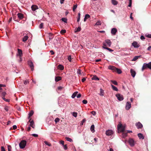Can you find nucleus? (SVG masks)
<instances>
[{"mask_svg": "<svg viewBox=\"0 0 151 151\" xmlns=\"http://www.w3.org/2000/svg\"><path fill=\"white\" fill-rule=\"evenodd\" d=\"M126 125H123L120 123L117 125V129L120 132H123L125 129Z\"/></svg>", "mask_w": 151, "mask_h": 151, "instance_id": "1", "label": "nucleus"}, {"mask_svg": "<svg viewBox=\"0 0 151 151\" xmlns=\"http://www.w3.org/2000/svg\"><path fill=\"white\" fill-rule=\"evenodd\" d=\"M111 42L109 40H106L105 42H103V46L106 47L107 46L110 47L111 45Z\"/></svg>", "mask_w": 151, "mask_h": 151, "instance_id": "2", "label": "nucleus"}, {"mask_svg": "<svg viewBox=\"0 0 151 151\" xmlns=\"http://www.w3.org/2000/svg\"><path fill=\"white\" fill-rule=\"evenodd\" d=\"M27 144V142L25 140L22 141L19 144V146L21 148L23 149L25 147Z\"/></svg>", "mask_w": 151, "mask_h": 151, "instance_id": "3", "label": "nucleus"}, {"mask_svg": "<svg viewBox=\"0 0 151 151\" xmlns=\"http://www.w3.org/2000/svg\"><path fill=\"white\" fill-rule=\"evenodd\" d=\"M128 142L131 147L134 146L135 144V142L133 139L129 138L128 140Z\"/></svg>", "mask_w": 151, "mask_h": 151, "instance_id": "4", "label": "nucleus"}, {"mask_svg": "<svg viewBox=\"0 0 151 151\" xmlns=\"http://www.w3.org/2000/svg\"><path fill=\"white\" fill-rule=\"evenodd\" d=\"M28 63L30 68L31 69L32 71L34 70V65L33 62L31 60H29L28 61Z\"/></svg>", "mask_w": 151, "mask_h": 151, "instance_id": "5", "label": "nucleus"}, {"mask_svg": "<svg viewBox=\"0 0 151 151\" xmlns=\"http://www.w3.org/2000/svg\"><path fill=\"white\" fill-rule=\"evenodd\" d=\"M116 96L117 97L119 101H122L124 99L123 96L119 93L116 94Z\"/></svg>", "mask_w": 151, "mask_h": 151, "instance_id": "6", "label": "nucleus"}, {"mask_svg": "<svg viewBox=\"0 0 151 151\" xmlns=\"http://www.w3.org/2000/svg\"><path fill=\"white\" fill-rule=\"evenodd\" d=\"M114 132L111 130H108L106 131V134L107 136H110L113 134Z\"/></svg>", "mask_w": 151, "mask_h": 151, "instance_id": "7", "label": "nucleus"}, {"mask_svg": "<svg viewBox=\"0 0 151 151\" xmlns=\"http://www.w3.org/2000/svg\"><path fill=\"white\" fill-rule=\"evenodd\" d=\"M18 55L19 57L20 61L21 62L22 60L21 57L22 55V50L18 49Z\"/></svg>", "mask_w": 151, "mask_h": 151, "instance_id": "8", "label": "nucleus"}, {"mask_svg": "<svg viewBox=\"0 0 151 151\" xmlns=\"http://www.w3.org/2000/svg\"><path fill=\"white\" fill-rule=\"evenodd\" d=\"M131 103L129 102H127L125 108L126 110H128L131 107Z\"/></svg>", "mask_w": 151, "mask_h": 151, "instance_id": "9", "label": "nucleus"}, {"mask_svg": "<svg viewBox=\"0 0 151 151\" xmlns=\"http://www.w3.org/2000/svg\"><path fill=\"white\" fill-rule=\"evenodd\" d=\"M130 73H131L132 76L133 78L134 77L136 74V73L134 70L132 69H131Z\"/></svg>", "mask_w": 151, "mask_h": 151, "instance_id": "10", "label": "nucleus"}, {"mask_svg": "<svg viewBox=\"0 0 151 151\" xmlns=\"http://www.w3.org/2000/svg\"><path fill=\"white\" fill-rule=\"evenodd\" d=\"M132 46L135 48H138L139 47V45L138 44V43L135 41L134 42L132 43Z\"/></svg>", "mask_w": 151, "mask_h": 151, "instance_id": "11", "label": "nucleus"}, {"mask_svg": "<svg viewBox=\"0 0 151 151\" xmlns=\"http://www.w3.org/2000/svg\"><path fill=\"white\" fill-rule=\"evenodd\" d=\"M117 32V29L115 28H113L111 30V33L113 35H114Z\"/></svg>", "mask_w": 151, "mask_h": 151, "instance_id": "12", "label": "nucleus"}, {"mask_svg": "<svg viewBox=\"0 0 151 151\" xmlns=\"http://www.w3.org/2000/svg\"><path fill=\"white\" fill-rule=\"evenodd\" d=\"M136 126L138 129L141 128L143 126L142 124L140 122L137 123Z\"/></svg>", "mask_w": 151, "mask_h": 151, "instance_id": "13", "label": "nucleus"}, {"mask_svg": "<svg viewBox=\"0 0 151 151\" xmlns=\"http://www.w3.org/2000/svg\"><path fill=\"white\" fill-rule=\"evenodd\" d=\"M148 65L147 63H145L143 64L142 67V70H143L146 68H148Z\"/></svg>", "mask_w": 151, "mask_h": 151, "instance_id": "14", "label": "nucleus"}, {"mask_svg": "<svg viewBox=\"0 0 151 151\" xmlns=\"http://www.w3.org/2000/svg\"><path fill=\"white\" fill-rule=\"evenodd\" d=\"M17 15L18 18L20 19H22L23 18V15L22 14L20 13H18Z\"/></svg>", "mask_w": 151, "mask_h": 151, "instance_id": "15", "label": "nucleus"}, {"mask_svg": "<svg viewBox=\"0 0 151 151\" xmlns=\"http://www.w3.org/2000/svg\"><path fill=\"white\" fill-rule=\"evenodd\" d=\"M32 10L33 11H35L36 9H38V7L36 5H33L31 6Z\"/></svg>", "mask_w": 151, "mask_h": 151, "instance_id": "16", "label": "nucleus"}, {"mask_svg": "<svg viewBox=\"0 0 151 151\" xmlns=\"http://www.w3.org/2000/svg\"><path fill=\"white\" fill-rule=\"evenodd\" d=\"M116 68L114 66L110 65L108 67V68L113 71H115L116 69Z\"/></svg>", "mask_w": 151, "mask_h": 151, "instance_id": "17", "label": "nucleus"}, {"mask_svg": "<svg viewBox=\"0 0 151 151\" xmlns=\"http://www.w3.org/2000/svg\"><path fill=\"white\" fill-rule=\"evenodd\" d=\"M138 136L139 139H144V137L143 135L141 133H138L137 134Z\"/></svg>", "mask_w": 151, "mask_h": 151, "instance_id": "18", "label": "nucleus"}, {"mask_svg": "<svg viewBox=\"0 0 151 151\" xmlns=\"http://www.w3.org/2000/svg\"><path fill=\"white\" fill-rule=\"evenodd\" d=\"M29 122H30V126L33 128H34L35 125L33 121V120L31 121V119H30Z\"/></svg>", "mask_w": 151, "mask_h": 151, "instance_id": "19", "label": "nucleus"}, {"mask_svg": "<svg viewBox=\"0 0 151 151\" xmlns=\"http://www.w3.org/2000/svg\"><path fill=\"white\" fill-rule=\"evenodd\" d=\"M90 18V16L88 14H86L85 16V17L84 19V21L86 22V20Z\"/></svg>", "mask_w": 151, "mask_h": 151, "instance_id": "20", "label": "nucleus"}, {"mask_svg": "<svg viewBox=\"0 0 151 151\" xmlns=\"http://www.w3.org/2000/svg\"><path fill=\"white\" fill-rule=\"evenodd\" d=\"M99 94L101 96H104V91L102 88L100 89V93Z\"/></svg>", "mask_w": 151, "mask_h": 151, "instance_id": "21", "label": "nucleus"}, {"mask_svg": "<svg viewBox=\"0 0 151 151\" xmlns=\"http://www.w3.org/2000/svg\"><path fill=\"white\" fill-rule=\"evenodd\" d=\"M28 37L27 35H25L22 38V40L24 42H25L28 39Z\"/></svg>", "mask_w": 151, "mask_h": 151, "instance_id": "22", "label": "nucleus"}, {"mask_svg": "<svg viewBox=\"0 0 151 151\" xmlns=\"http://www.w3.org/2000/svg\"><path fill=\"white\" fill-rule=\"evenodd\" d=\"M61 80V78L60 76H56L55 77V80L56 82H58V81Z\"/></svg>", "mask_w": 151, "mask_h": 151, "instance_id": "23", "label": "nucleus"}, {"mask_svg": "<svg viewBox=\"0 0 151 151\" xmlns=\"http://www.w3.org/2000/svg\"><path fill=\"white\" fill-rule=\"evenodd\" d=\"M90 130L93 133L94 132H95L94 130V125H92L91 127Z\"/></svg>", "mask_w": 151, "mask_h": 151, "instance_id": "24", "label": "nucleus"}, {"mask_svg": "<svg viewBox=\"0 0 151 151\" xmlns=\"http://www.w3.org/2000/svg\"><path fill=\"white\" fill-rule=\"evenodd\" d=\"M58 68L60 70H63L64 69V67L61 65H59L58 66Z\"/></svg>", "mask_w": 151, "mask_h": 151, "instance_id": "25", "label": "nucleus"}, {"mask_svg": "<svg viewBox=\"0 0 151 151\" xmlns=\"http://www.w3.org/2000/svg\"><path fill=\"white\" fill-rule=\"evenodd\" d=\"M115 71H116L118 74H121L122 73V71L121 70L117 68H116V69H115Z\"/></svg>", "mask_w": 151, "mask_h": 151, "instance_id": "26", "label": "nucleus"}, {"mask_svg": "<svg viewBox=\"0 0 151 151\" xmlns=\"http://www.w3.org/2000/svg\"><path fill=\"white\" fill-rule=\"evenodd\" d=\"M81 30V28L80 27L76 28L75 30V32H80Z\"/></svg>", "mask_w": 151, "mask_h": 151, "instance_id": "27", "label": "nucleus"}, {"mask_svg": "<svg viewBox=\"0 0 151 151\" xmlns=\"http://www.w3.org/2000/svg\"><path fill=\"white\" fill-rule=\"evenodd\" d=\"M111 87L112 88V89L114 91H118V89L117 88V87H116L114 86V85H113L112 84H111Z\"/></svg>", "mask_w": 151, "mask_h": 151, "instance_id": "28", "label": "nucleus"}, {"mask_svg": "<svg viewBox=\"0 0 151 151\" xmlns=\"http://www.w3.org/2000/svg\"><path fill=\"white\" fill-rule=\"evenodd\" d=\"M78 93V92L76 91L75 92H74L73 94H72L71 97L72 98H75V97L77 96V93Z\"/></svg>", "mask_w": 151, "mask_h": 151, "instance_id": "29", "label": "nucleus"}, {"mask_svg": "<svg viewBox=\"0 0 151 151\" xmlns=\"http://www.w3.org/2000/svg\"><path fill=\"white\" fill-rule=\"evenodd\" d=\"M92 79L95 80H99V78L96 76H94L92 78Z\"/></svg>", "mask_w": 151, "mask_h": 151, "instance_id": "30", "label": "nucleus"}, {"mask_svg": "<svg viewBox=\"0 0 151 151\" xmlns=\"http://www.w3.org/2000/svg\"><path fill=\"white\" fill-rule=\"evenodd\" d=\"M103 48H104V49H106L108 50L110 52H112L113 51V50L109 48H108V47H105L104 46H103Z\"/></svg>", "mask_w": 151, "mask_h": 151, "instance_id": "31", "label": "nucleus"}, {"mask_svg": "<svg viewBox=\"0 0 151 151\" xmlns=\"http://www.w3.org/2000/svg\"><path fill=\"white\" fill-rule=\"evenodd\" d=\"M112 4L114 5H116L118 4V2L115 0H111Z\"/></svg>", "mask_w": 151, "mask_h": 151, "instance_id": "32", "label": "nucleus"}, {"mask_svg": "<svg viewBox=\"0 0 151 151\" xmlns=\"http://www.w3.org/2000/svg\"><path fill=\"white\" fill-rule=\"evenodd\" d=\"M140 57V56H135L134 58L132 59V61H135L136 60H137Z\"/></svg>", "mask_w": 151, "mask_h": 151, "instance_id": "33", "label": "nucleus"}, {"mask_svg": "<svg viewBox=\"0 0 151 151\" xmlns=\"http://www.w3.org/2000/svg\"><path fill=\"white\" fill-rule=\"evenodd\" d=\"M34 113L33 111L32 110L30 111L29 114V118H30L31 116H32Z\"/></svg>", "mask_w": 151, "mask_h": 151, "instance_id": "34", "label": "nucleus"}, {"mask_svg": "<svg viewBox=\"0 0 151 151\" xmlns=\"http://www.w3.org/2000/svg\"><path fill=\"white\" fill-rule=\"evenodd\" d=\"M6 86V85L2 84H0V92H1L2 91V87H5Z\"/></svg>", "mask_w": 151, "mask_h": 151, "instance_id": "35", "label": "nucleus"}, {"mask_svg": "<svg viewBox=\"0 0 151 151\" xmlns=\"http://www.w3.org/2000/svg\"><path fill=\"white\" fill-rule=\"evenodd\" d=\"M44 143L47 145L49 146H51V144L50 142H48L47 141H44Z\"/></svg>", "mask_w": 151, "mask_h": 151, "instance_id": "36", "label": "nucleus"}, {"mask_svg": "<svg viewBox=\"0 0 151 151\" xmlns=\"http://www.w3.org/2000/svg\"><path fill=\"white\" fill-rule=\"evenodd\" d=\"M101 24V22L100 21H98L95 24V25H100Z\"/></svg>", "mask_w": 151, "mask_h": 151, "instance_id": "37", "label": "nucleus"}, {"mask_svg": "<svg viewBox=\"0 0 151 151\" xmlns=\"http://www.w3.org/2000/svg\"><path fill=\"white\" fill-rule=\"evenodd\" d=\"M66 32V30L65 29H62L61 30L60 33L61 34H63Z\"/></svg>", "mask_w": 151, "mask_h": 151, "instance_id": "38", "label": "nucleus"}, {"mask_svg": "<svg viewBox=\"0 0 151 151\" xmlns=\"http://www.w3.org/2000/svg\"><path fill=\"white\" fill-rule=\"evenodd\" d=\"M65 139H66V140L67 141H69L70 142H71L73 141L72 139L70 138L66 137L65 138Z\"/></svg>", "mask_w": 151, "mask_h": 151, "instance_id": "39", "label": "nucleus"}, {"mask_svg": "<svg viewBox=\"0 0 151 151\" xmlns=\"http://www.w3.org/2000/svg\"><path fill=\"white\" fill-rule=\"evenodd\" d=\"M86 120L85 119H83L82 121L80 123V125L81 126L83 125V123L86 122Z\"/></svg>", "mask_w": 151, "mask_h": 151, "instance_id": "40", "label": "nucleus"}, {"mask_svg": "<svg viewBox=\"0 0 151 151\" xmlns=\"http://www.w3.org/2000/svg\"><path fill=\"white\" fill-rule=\"evenodd\" d=\"M77 5L76 4L75 5H74L73 6V12H75V10L76 9V8H77Z\"/></svg>", "mask_w": 151, "mask_h": 151, "instance_id": "41", "label": "nucleus"}, {"mask_svg": "<svg viewBox=\"0 0 151 151\" xmlns=\"http://www.w3.org/2000/svg\"><path fill=\"white\" fill-rule=\"evenodd\" d=\"M73 115L75 117H76L77 116V113L76 112H73Z\"/></svg>", "mask_w": 151, "mask_h": 151, "instance_id": "42", "label": "nucleus"}, {"mask_svg": "<svg viewBox=\"0 0 151 151\" xmlns=\"http://www.w3.org/2000/svg\"><path fill=\"white\" fill-rule=\"evenodd\" d=\"M111 82L114 84L115 85H117V83L116 81H111Z\"/></svg>", "mask_w": 151, "mask_h": 151, "instance_id": "43", "label": "nucleus"}, {"mask_svg": "<svg viewBox=\"0 0 151 151\" xmlns=\"http://www.w3.org/2000/svg\"><path fill=\"white\" fill-rule=\"evenodd\" d=\"M64 22L66 23L67 22V19L65 18H63L61 19Z\"/></svg>", "mask_w": 151, "mask_h": 151, "instance_id": "44", "label": "nucleus"}, {"mask_svg": "<svg viewBox=\"0 0 151 151\" xmlns=\"http://www.w3.org/2000/svg\"><path fill=\"white\" fill-rule=\"evenodd\" d=\"M129 4L128 5V6L130 7L132 6V0H129Z\"/></svg>", "mask_w": 151, "mask_h": 151, "instance_id": "45", "label": "nucleus"}, {"mask_svg": "<svg viewBox=\"0 0 151 151\" xmlns=\"http://www.w3.org/2000/svg\"><path fill=\"white\" fill-rule=\"evenodd\" d=\"M8 151H11L12 147L10 145L8 146Z\"/></svg>", "mask_w": 151, "mask_h": 151, "instance_id": "46", "label": "nucleus"}, {"mask_svg": "<svg viewBox=\"0 0 151 151\" xmlns=\"http://www.w3.org/2000/svg\"><path fill=\"white\" fill-rule=\"evenodd\" d=\"M145 36L149 38H151V34H146Z\"/></svg>", "mask_w": 151, "mask_h": 151, "instance_id": "47", "label": "nucleus"}, {"mask_svg": "<svg viewBox=\"0 0 151 151\" xmlns=\"http://www.w3.org/2000/svg\"><path fill=\"white\" fill-rule=\"evenodd\" d=\"M60 120V119L59 118H55V121L56 122V123H57V122H58Z\"/></svg>", "mask_w": 151, "mask_h": 151, "instance_id": "48", "label": "nucleus"}, {"mask_svg": "<svg viewBox=\"0 0 151 151\" xmlns=\"http://www.w3.org/2000/svg\"><path fill=\"white\" fill-rule=\"evenodd\" d=\"M148 66V68H149L150 69H151V62L147 63Z\"/></svg>", "mask_w": 151, "mask_h": 151, "instance_id": "49", "label": "nucleus"}, {"mask_svg": "<svg viewBox=\"0 0 151 151\" xmlns=\"http://www.w3.org/2000/svg\"><path fill=\"white\" fill-rule=\"evenodd\" d=\"M123 133H122V136L123 137H126L127 135V133H125L124 132H123Z\"/></svg>", "mask_w": 151, "mask_h": 151, "instance_id": "50", "label": "nucleus"}, {"mask_svg": "<svg viewBox=\"0 0 151 151\" xmlns=\"http://www.w3.org/2000/svg\"><path fill=\"white\" fill-rule=\"evenodd\" d=\"M64 150H66L68 149V147L66 145H64L63 146Z\"/></svg>", "mask_w": 151, "mask_h": 151, "instance_id": "51", "label": "nucleus"}, {"mask_svg": "<svg viewBox=\"0 0 151 151\" xmlns=\"http://www.w3.org/2000/svg\"><path fill=\"white\" fill-rule=\"evenodd\" d=\"M43 24L42 23H41L39 25V28L40 29H42L43 28Z\"/></svg>", "mask_w": 151, "mask_h": 151, "instance_id": "52", "label": "nucleus"}, {"mask_svg": "<svg viewBox=\"0 0 151 151\" xmlns=\"http://www.w3.org/2000/svg\"><path fill=\"white\" fill-rule=\"evenodd\" d=\"M68 60L70 62H71V56L70 55L68 57Z\"/></svg>", "mask_w": 151, "mask_h": 151, "instance_id": "53", "label": "nucleus"}, {"mask_svg": "<svg viewBox=\"0 0 151 151\" xmlns=\"http://www.w3.org/2000/svg\"><path fill=\"white\" fill-rule=\"evenodd\" d=\"M64 141H63V140H61L60 141V143L62 145H64Z\"/></svg>", "mask_w": 151, "mask_h": 151, "instance_id": "54", "label": "nucleus"}, {"mask_svg": "<svg viewBox=\"0 0 151 151\" xmlns=\"http://www.w3.org/2000/svg\"><path fill=\"white\" fill-rule=\"evenodd\" d=\"M82 102L83 104H86L87 103V101L86 100H84Z\"/></svg>", "mask_w": 151, "mask_h": 151, "instance_id": "55", "label": "nucleus"}, {"mask_svg": "<svg viewBox=\"0 0 151 151\" xmlns=\"http://www.w3.org/2000/svg\"><path fill=\"white\" fill-rule=\"evenodd\" d=\"M77 73L78 74H81V70L79 69H78Z\"/></svg>", "mask_w": 151, "mask_h": 151, "instance_id": "56", "label": "nucleus"}, {"mask_svg": "<svg viewBox=\"0 0 151 151\" xmlns=\"http://www.w3.org/2000/svg\"><path fill=\"white\" fill-rule=\"evenodd\" d=\"M29 83V81H28L27 80V81H25L24 82V84L26 85V84L28 83Z\"/></svg>", "mask_w": 151, "mask_h": 151, "instance_id": "57", "label": "nucleus"}, {"mask_svg": "<svg viewBox=\"0 0 151 151\" xmlns=\"http://www.w3.org/2000/svg\"><path fill=\"white\" fill-rule=\"evenodd\" d=\"M1 151H6L5 149L3 146H1Z\"/></svg>", "mask_w": 151, "mask_h": 151, "instance_id": "58", "label": "nucleus"}, {"mask_svg": "<svg viewBox=\"0 0 151 151\" xmlns=\"http://www.w3.org/2000/svg\"><path fill=\"white\" fill-rule=\"evenodd\" d=\"M3 99L5 101H7V102H9V100L8 99H6L4 97L3 98Z\"/></svg>", "mask_w": 151, "mask_h": 151, "instance_id": "59", "label": "nucleus"}, {"mask_svg": "<svg viewBox=\"0 0 151 151\" xmlns=\"http://www.w3.org/2000/svg\"><path fill=\"white\" fill-rule=\"evenodd\" d=\"M32 135L34 137H37L38 136V134H32Z\"/></svg>", "mask_w": 151, "mask_h": 151, "instance_id": "60", "label": "nucleus"}, {"mask_svg": "<svg viewBox=\"0 0 151 151\" xmlns=\"http://www.w3.org/2000/svg\"><path fill=\"white\" fill-rule=\"evenodd\" d=\"M140 39L142 40H144L145 39V37L144 36H142V35L141 36V37H140Z\"/></svg>", "mask_w": 151, "mask_h": 151, "instance_id": "61", "label": "nucleus"}, {"mask_svg": "<svg viewBox=\"0 0 151 151\" xmlns=\"http://www.w3.org/2000/svg\"><path fill=\"white\" fill-rule=\"evenodd\" d=\"M81 96V94L79 93L77 95V98H80Z\"/></svg>", "mask_w": 151, "mask_h": 151, "instance_id": "62", "label": "nucleus"}, {"mask_svg": "<svg viewBox=\"0 0 151 151\" xmlns=\"http://www.w3.org/2000/svg\"><path fill=\"white\" fill-rule=\"evenodd\" d=\"M13 128L14 129H15L17 128V126L16 125H14L13 126Z\"/></svg>", "mask_w": 151, "mask_h": 151, "instance_id": "63", "label": "nucleus"}, {"mask_svg": "<svg viewBox=\"0 0 151 151\" xmlns=\"http://www.w3.org/2000/svg\"><path fill=\"white\" fill-rule=\"evenodd\" d=\"M62 88L63 87L61 86H59L58 88V89L59 90H61Z\"/></svg>", "mask_w": 151, "mask_h": 151, "instance_id": "64", "label": "nucleus"}]
</instances>
